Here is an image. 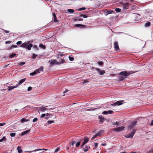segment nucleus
Returning <instances> with one entry per match:
<instances>
[{"mask_svg":"<svg viewBox=\"0 0 153 153\" xmlns=\"http://www.w3.org/2000/svg\"><path fill=\"white\" fill-rule=\"evenodd\" d=\"M25 64V62H21L19 63V64L21 65V66H22L23 65H24V64Z\"/></svg>","mask_w":153,"mask_h":153,"instance_id":"48","label":"nucleus"},{"mask_svg":"<svg viewBox=\"0 0 153 153\" xmlns=\"http://www.w3.org/2000/svg\"><path fill=\"white\" fill-rule=\"evenodd\" d=\"M122 101H118L117 102H115L111 105L112 106H115L117 105H122L123 103L122 102Z\"/></svg>","mask_w":153,"mask_h":153,"instance_id":"7","label":"nucleus"},{"mask_svg":"<svg viewBox=\"0 0 153 153\" xmlns=\"http://www.w3.org/2000/svg\"><path fill=\"white\" fill-rule=\"evenodd\" d=\"M63 55H64L62 53H61L59 54H58L57 57L58 58H61L63 56Z\"/></svg>","mask_w":153,"mask_h":153,"instance_id":"27","label":"nucleus"},{"mask_svg":"<svg viewBox=\"0 0 153 153\" xmlns=\"http://www.w3.org/2000/svg\"><path fill=\"white\" fill-rule=\"evenodd\" d=\"M135 72H132V71H121L119 73V75H121L119 77V81H122L127 77L131 74H132Z\"/></svg>","mask_w":153,"mask_h":153,"instance_id":"1","label":"nucleus"},{"mask_svg":"<svg viewBox=\"0 0 153 153\" xmlns=\"http://www.w3.org/2000/svg\"><path fill=\"white\" fill-rule=\"evenodd\" d=\"M60 148H57L56 150L54 152H57L59 150Z\"/></svg>","mask_w":153,"mask_h":153,"instance_id":"58","label":"nucleus"},{"mask_svg":"<svg viewBox=\"0 0 153 153\" xmlns=\"http://www.w3.org/2000/svg\"><path fill=\"white\" fill-rule=\"evenodd\" d=\"M89 139L87 137H85L84 138V142L85 143H87L88 142Z\"/></svg>","mask_w":153,"mask_h":153,"instance_id":"23","label":"nucleus"},{"mask_svg":"<svg viewBox=\"0 0 153 153\" xmlns=\"http://www.w3.org/2000/svg\"><path fill=\"white\" fill-rule=\"evenodd\" d=\"M48 107V106H46V107H39V110L42 111H45L47 110V109L46 108V107Z\"/></svg>","mask_w":153,"mask_h":153,"instance_id":"16","label":"nucleus"},{"mask_svg":"<svg viewBox=\"0 0 153 153\" xmlns=\"http://www.w3.org/2000/svg\"><path fill=\"white\" fill-rule=\"evenodd\" d=\"M61 62H59V64H63L65 62V61L62 59H61Z\"/></svg>","mask_w":153,"mask_h":153,"instance_id":"38","label":"nucleus"},{"mask_svg":"<svg viewBox=\"0 0 153 153\" xmlns=\"http://www.w3.org/2000/svg\"><path fill=\"white\" fill-rule=\"evenodd\" d=\"M16 55V54L15 53H13L12 54H10L9 56V57L10 58H12L14 57H15Z\"/></svg>","mask_w":153,"mask_h":153,"instance_id":"26","label":"nucleus"},{"mask_svg":"<svg viewBox=\"0 0 153 153\" xmlns=\"http://www.w3.org/2000/svg\"><path fill=\"white\" fill-rule=\"evenodd\" d=\"M150 125L153 126V120L152 121Z\"/></svg>","mask_w":153,"mask_h":153,"instance_id":"62","label":"nucleus"},{"mask_svg":"<svg viewBox=\"0 0 153 153\" xmlns=\"http://www.w3.org/2000/svg\"><path fill=\"white\" fill-rule=\"evenodd\" d=\"M30 131V129L27 130L22 132L21 133V135L23 136L25 134H28Z\"/></svg>","mask_w":153,"mask_h":153,"instance_id":"18","label":"nucleus"},{"mask_svg":"<svg viewBox=\"0 0 153 153\" xmlns=\"http://www.w3.org/2000/svg\"><path fill=\"white\" fill-rule=\"evenodd\" d=\"M53 18V21L54 22H58V20L57 19L56 14L55 13H52Z\"/></svg>","mask_w":153,"mask_h":153,"instance_id":"9","label":"nucleus"},{"mask_svg":"<svg viewBox=\"0 0 153 153\" xmlns=\"http://www.w3.org/2000/svg\"><path fill=\"white\" fill-rule=\"evenodd\" d=\"M97 136V135L96 134H95V135H94L92 137V139L94 140L95 138H96Z\"/></svg>","mask_w":153,"mask_h":153,"instance_id":"44","label":"nucleus"},{"mask_svg":"<svg viewBox=\"0 0 153 153\" xmlns=\"http://www.w3.org/2000/svg\"><path fill=\"white\" fill-rule=\"evenodd\" d=\"M85 9V7H83L82 8H79L78 10L79 11H82V10H84Z\"/></svg>","mask_w":153,"mask_h":153,"instance_id":"39","label":"nucleus"},{"mask_svg":"<svg viewBox=\"0 0 153 153\" xmlns=\"http://www.w3.org/2000/svg\"><path fill=\"white\" fill-rule=\"evenodd\" d=\"M21 122H24L25 121H27V120H26L24 118H23L21 120Z\"/></svg>","mask_w":153,"mask_h":153,"instance_id":"41","label":"nucleus"},{"mask_svg":"<svg viewBox=\"0 0 153 153\" xmlns=\"http://www.w3.org/2000/svg\"><path fill=\"white\" fill-rule=\"evenodd\" d=\"M32 89V88L31 87H29L27 89V91H30Z\"/></svg>","mask_w":153,"mask_h":153,"instance_id":"51","label":"nucleus"},{"mask_svg":"<svg viewBox=\"0 0 153 153\" xmlns=\"http://www.w3.org/2000/svg\"><path fill=\"white\" fill-rule=\"evenodd\" d=\"M43 67H41L39 68L36 70H35V72H36V74L37 73H39V72H39L40 71H43Z\"/></svg>","mask_w":153,"mask_h":153,"instance_id":"19","label":"nucleus"},{"mask_svg":"<svg viewBox=\"0 0 153 153\" xmlns=\"http://www.w3.org/2000/svg\"><path fill=\"white\" fill-rule=\"evenodd\" d=\"M17 47V45H12L10 48V49H12L13 48H16Z\"/></svg>","mask_w":153,"mask_h":153,"instance_id":"56","label":"nucleus"},{"mask_svg":"<svg viewBox=\"0 0 153 153\" xmlns=\"http://www.w3.org/2000/svg\"><path fill=\"white\" fill-rule=\"evenodd\" d=\"M6 137H3L1 139H0V142H2L3 141L5 140Z\"/></svg>","mask_w":153,"mask_h":153,"instance_id":"34","label":"nucleus"},{"mask_svg":"<svg viewBox=\"0 0 153 153\" xmlns=\"http://www.w3.org/2000/svg\"><path fill=\"white\" fill-rule=\"evenodd\" d=\"M45 115H46L45 114H42L41 116V117L42 118H43L45 116Z\"/></svg>","mask_w":153,"mask_h":153,"instance_id":"57","label":"nucleus"},{"mask_svg":"<svg viewBox=\"0 0 153 153\" xmlns=\"http://www.w3.org/2000/svg\"><path fill=\"white\" fill-rule=\"evenodd\" d=\"M96 70L97 72L99 73L100 75H103L105 73V72L104 70H101L98 68H96Z\"/></svg>","mask_w":153,"mask_h":153,"instance_id":"8","label":"nucleus"},{"mask_svg":"<svg viewBox=\"0 0 153 153\" xmlns=\"http://www.w3.org/2000/svg\"><path fill=\"white\" fill-rule=\"evenodd\" d=\"M69 59L70 61H73L74 59V58L73 57H71L70 56H69Z\"/></svg>","mask_w":153,"mask_h":153,"instance_id":"36","label":"nucleus"},{"mask_svg":"<svg viewBox=\"0 0 153 153\" xmlns=\"http://www.w3.org/2000/svg\"><path fill=\"white\" fill-rule=\"evenodd\" d=\"M26 79V78H24L23 79H21L20 81H19L18 85H21L22 83H23L24 82L25 80Z\"/></svg>","mask_w":153,"mask_h":153,"instance_id":"21","label":"nucleus"},{"mask_svg":"<svg viewBox=\"0 0 153 153\" xmlns=\"http://www.w3.org/2000/svg\"><path fill=\"white\" fill-rule=\"evenodd\" d=\"M85 147H83V148H82L83 149L85 152H87L88 151L89 149L90 148V147L88 145H85Z\"/></svg>","mask_w":153,"mask_h":153,"instance_id":"13","label":"nucleus"},{"mask_svg":"<svg viewBox=\"0 0 153 153\" xmlns=\"http://www.w3.org/2000/svg\"><path fill=\"white\" fill-rule=\"evenodd\" d=\"M67 11L70 13H73L74 12V10L72 9H69L67 10Z\"/></svg>","mask_w":153,"mask_h":153,"instance_id":"29","label":"nucleus"},{"mask_svg":"<svg viewBox=\"0 0 153 153\" xmlns=\"http://www.w3.org/2000/svg\"><path fill=\"white\" fill-rule=\"evenodd\" d=\"M76 142L74 141H72L71 142V145L72 146H73L74 144H75L76 143Z\"/></svg>","mask_w":153,"mask_h":153,"instance_id":"43","label":"nucleus"},{"mask_svg":"<svg viewBox=\"0 0 153 153\" xmlns=\"http://www.w3.org/2000/svg\"><path fill=\"white\" fill-rule=\"evenodd\" d=\"M83 17L84 18H86L88 17V16L86 14H81L80 15L79 17Z\"/></svg>","mask_w":153,"mask_h":153,"instance_id":"24","label":"nucleus"},{"mask_svg":"<svg viewBox=\"0 0 153 153\" xmlns=\"http://www.w3.org/2000/svg\"><path fill=\"white\" fill-rule=\"evenodd\" d=\"M115 10L117 12H120L121 11V9L119 8H116Z\"/></svg>","mask_w":153,"mask_h":153,"instance_id":"37","label":"nucleus"},{"mask_svg":"<svg viewBox=\"0 0 153 153\" xmlns=\"http://www.w3.org/2000/svg\"><path fill=\"white\" fill-rule=\"evenodd\" d=\"M86 143L83 141V143H82V145L81 146V147H82V148H83V147H84V145Z\"/></svg>","mask_w":153,"mask_h":153,"instance_id":"46","label":"nucleus"},{"mask_svg":"<svg viewBox=\"0 0 153 153\" xmlns=\"http://www.w3.org/2000/svg\"><path fill=\"white\" fill-rule=\"evenodd\" d=\"M51 63L52 65L55 64H59V62H58L55 59H51Z\"/></svg>","mask_w":153,"mask_h":153,"instance_id":"14","label":"nucleus"},{"mask_svg":"<svg viewBox=\"0 0 153 153\" xmlns=\"http://www.w3.org/2000/svg\"><path fill=\"white\" fill-rule=\"evenodd\" d=\"M48 150L47 149H35V150H33L32 151H27L26 152H28L29 153H31L32 152H36V151H38L42 150H43L46 151V150Z\"/></svg>","mask_w":153,"mask_h":153,"instance_id":"15","label":"nucleus"},{"mask_svg":"<svg viewBox=\"0 0 153 153\" xmlns=\"http://www.w3.org/2000/svg\"><path fill=\"white\" fill-rule=\"evenodd\" d=\"M125 128V127L124 126H122L121 127H118L117 128H114L113 130L116 131L120 132L124 129Z\"/></svg>","mask_w":153,"mask_h":153,"instance_id":"4","label":"nucleus"},{"mask_svg":"<svg viewBox=\"0 0 153 153\" xmlns=\"http://www.w3.org/2000/svg\"><path fill=\"white\" fill-rule=\"evenodd\" d=\"M76 20L78 21H82L83 20V19H80V18H78Z\"/></svg>","mask_w":153,"mask_h":153,"instance_id":"59","label":"nucleus"},{"mask_svg":"<svg viewBox=\"0 0 153 153\" xmlns=\"http://www.w3.org/2000/svg\"><path fill=\"white\" fill-rule=\"evenodd\" d=\"M33 48H35L36 50H38L39 49V48L37 47V45H34L33 46Z\"/></svg>","mask_w":153,"mask_h":153,"instance_id":"49","label":"nucleus"},{"mask_svg":"<svg viewBox=\"0 0 153 153\" xmlns=\"http://www.w3.org/2000/svg\"><path fill=\"white\" fill-rule=\"evenodd\" d=\"M137 123V121H134L133 122L128 126V128L131 129L135 126Z\"/></svg>","mask_w":153,"mask_h":153,"instance_id":"5","label":"nucleus"},{"mask_svg":"<svg viewBox=\"0 0 153 153\" xmlns=\"http://www.w3.org/2000/svg\"><path fill=\"white\" fill-rule=\"evenodd\" d=\"M74 26L77 27H79L81 28H84L87 26L86 25L79 24H75L74 25Z\"/></svg>","mask_w":153,"mask_h":153,"instance_id":"11","label":"nucleus"},{"mask_svg":"<svg viewBox=\"0 0 153 153\" xmlns=\"http://www.w3.org/2000/svg\"><path fill=\"white\" fill-rule=\"evenodd\" d=\"M114 11L113 10H106L105 11V15H107L109 14H111Z\"/></svg>","mask_w":153,"mask_h":153,"instance_id":"12","label":"nucleus"},{"mask_svg":"<svg viewBox=\"0 0 153 153\" xmlns=\"http://www.w3.org/2000/svg\"><path fill=\"white\" fill-rule=\"evenodd\" d=\"M87 82H88V80H85L84 81V82H83V83L84 84L85 83Z\"/></svg>","mask_w":153,"mask_h":153,"instance_id":"61","label":"nucleus"},{"mask_svg":"<svg viewBox=\"0 0 153 153\" xmlns=\"http://www.w3.org/2000/svg\"><path fill=\"white\" fill-rule=\"evenodd\" d=\"M12 42L11 41H7L5 42L6 44H10Z\"/></svg>","mask_w":153,"mask_h":153,"instance_id":"50","label":"nucleus"},{"mask_svg":"<svg viewBox=\"0 0 153 153\" xmlns=\"http://www.w3.org/2000/svg\"><path fill=\"white\" fill-rule=\"evenodd\" d=\"M80 142L79 141L76 144V147H78L80 144Z\"/></svg>","mask_w":153,"mask_h":153,"instance_id":"32","label":"nucleus"},{"mask_svg":"<svg viewBox=\"0 0 153 153\" xmlns=\"http://www.w3.org/2000/svg\"><path fill=\"white\" fill-rule=\"evenodd\" d=\"M30 41H28L26 42H25L22 43V45H20V47L25 48L28 50H31V48L33 46V45L32 44H30Z\"/></svg>","mask_w":153,"mask_h":153,"instance_id":"2","label":"nucleus"},{"mask_svg":"<svg viewBox=\"0 0 153 153\" xmlns=\"http://www.w3.org/2000/svg\"><path fill=\"white\" fill-rule=\"evenodd\" d=\"M36 72H35V71H34L33 72H32V73H30V76H33L34 75H35V74H36Z\"/></svg>","mask_w":153,"mask_h":153,"instance_id":"33","label":"nucleus"},{"mask_svg":"<svg viewBox=\"0 0 153 153\" xmlns=\"http://www.w3.org/2000/svg\"><path fill=\"white\" fill-rule=\"evenodd\" d=\"M151 23L149 22H146L145 24V27H148L150 26Z\"/></svg>","mask_w":153,"mask_h":153,"instance_id":"25","label":"nucleus"},{"mask_svg":"<svg viewBox=\"0 0 153 153\" xmlns=\"http://www.w3.org/2000/svg\"><path fill=\"white\" fill-rule=\"evenodd\" d=\"M39 47H40V48H42L43 49H45V48H46V47L44 45H43L42 44H40L39 45Z\"/></svg>","mask_w":153,"mask_h":153,"instance_id":"28","label":"nucleus"},{"mask_svg":"<svg viewBox=\"0 0 153 153\" xmlns=\"http://www.w3.org/2000/svg\"><path fill=\"white\" fill-rule=\"evenodd\" d=\"M18 86V85L17 84L16 85L14 86H8L7 90L8 91H10L14 88H17Z\"/></svg>","mask_w":153,"mask_h":153,"instance_id":"17","label":"nucleus"},{"mask_svg":"<svg viewBox=\"0 0 153 153\" xmlns=\"http://www.w3.org/2000/svg\"><path fill=\"white\" fill-rule=\"evenodd\" d=\"M114 111L112 110H109L108 111V114H112L113 113Z\"/></svg>","mask_w":153,"mask_h":153,"instance_id":"42","label":"nucleus"},{"mask_svg":"<svg viewBox=\"0 0 153 153\" xmlns=\"http://www.w3.org/2000/svg\"><path fill=\"white\" fill-rule=\"evenodd\" d=\"M102 114H108V111H104Z\"/></svg>","mask_w":153,"mask_h":153,"instance_id":"53","label":"nucleus"},{"mask_svg":"<svg viewBox=\"0 0 153 153\" xmlns=\"http://www.w3.org/2000/svg\"><path fill=\"white\" fill-rule=\"evenodd\" d=\"M102 133L101 131H99L96 134L97 135V136H100L101 133Z\"/></svg>","mask_w":153,"mask_h":153,"instance_id":"52","label":"nucleus"},{"mask_svg":"<svg viewBox=\"0 0 153 153\" xmlns=\"http://www.w3.org/2000/svg\"><path fill=\"white\" fill-rule=\"evenodd\" d=\"M38 56V55L35 54H33L32 56V58L33 59H35L36 58V57Z\"/></svg>","mask_w":153,"mask_h":153,"instance_id":"35","label":"nucleus"},{"mask_svg":"<svg viewBox=\"0 0 153 153\" xmlns=\"http://www.w3.org/2000/svg\"><path fill=\"white\" fill-rule=\"evenodd\" d=\"M114 46L115 49L116 51L119 50V48L118 45V42L117 41H115L114 43Z\"/></svg>","mask_w":153,"mask_h":153,"instance_id":"6","label":"nucleus"},{"mask_svg":"<svg viewBox=\"0 0 153 153\" xmlns=\"http://www.w3.org/2000/svg\"><path fill=\"white\" fill-rule=\"evenodd\" d=\"M21 147L20 146L17 147V149L18 150V153H22V150L20 149Z\"/></svg>","mask_w":153,"mask_h":153,"instance_id":"22","label":"nucleus"},{"mask_svg":"<svg viewBox=\"0 0 153 153\" xmlns=\"http://www.w3.org/2000/svg\"><path fill=\"white\" fill-rule=\"evenodd\" d=\"M2 30H3L4 32L6 33H8L9 32V31L8 30H6L4 29H2Z\"/></svg>","mask_w":153,"mask_h":153,"instance_id":"54","label":"nucleus"},{"mask_svg":"<svg viewBox=\"0 0 153 153\" xmlns=\"http://www.w3.org/2000/svg\"><path fill=\"white\" fill-rule=\"evenodd\" d=\"M106 144L105 143H102L101 144L102 146H105L106 145Z\"/></svg>","mask_w":153,"mask_h":153,"instance_id":"64","label":"nucleus"},{"mask_svg":"<svg viewBox=\"0 0 153 153\" xmlns=\"http://www.w3.org/2000/svg\"><path fill=\"white\" fill-rule=\"evenodd\" d=\"M130 5V4L128 2L123 4V9H128Z\"/></svg>","mask_w":153,"mask_h":153,"instance_id":"10","label":"nucleus"},{"mask_svg":"<svg viewBox=\"0 0 153 153\" xmlns=\"http://www.w3.org/2000/svg\"><path fill=\"white\" fill-rule=\"evenodd\" d=\"M99 118L100 119V122L102 123L105 120L104 117H102V116H99Z\"/></svg>","mask_w":153,"mask_h":153,"instance_id":"20","label":"nucleus"},{"mask_svg":"<svg viewBox=\"0 0 153 153\" xmlns=\"http://www.w3.org/2000/svg\"><path fill=\"white\" fill-rule=\"evenodd\" d=\"M136 131V129H134L133 131L130 134H128L126 135L125 136V137L128 138H132L134 134H135Z\"/></svg>","mask_w":153,"mask_h":153,"instance_id":"3","label":"nucleus"},{"mask_svg":"<svg viewBox=\"0 0 153 153\" xmlns=\"http://www.w3.org/2000/svg\"><path fill=\"white\" fill-rule=\"evenodd\" d=\"M16 44L17 45H19L22 44V42L21 41H19L17 42Z\"/></svg>","mask_w":153,"mask_h":153,"instance_id":"47","label":"nucleus"},{"mask_svg":"<svg viewBox=\"0 0 153 153\" xmlns=\"http://www.w3.org/2000/svg\"><path fill=\"white\" fill-rule=\"evenodd\" d=\"M98 145V143H95V147H97Z\"/></svg>","mask_w":153,"mask_h":153,"instance_id":"60","label":"nucleus"},{"mask_svg":"<svg viewBox=\"0 0 153 153\" xmlns=\"http://www.w3.org/2000/svg\"><path fill=\"white\" fill-rule=\"evenodd\" d=\"M98 64H99L100 65H102L103 64V63L102 62L100 61L98 62Z\"/></svg>","mask_w":153,"mask_h":153,"instance_id":"40","label":"nucleus"},{"mask_svg":"<svg viewBox=\"0 0 153 153\" xmlns=\"http://www.w3.org/2000/svg\"><path fill=\"white\" fill-rule=\"evenodd\" d=\"M6 123H0V126H2L4 125H5L6 124Z\"/></svg>","mask_w":153,"mask_h":153,"instance_id":"55","label":"nucleus"},{"mask_svg":"<svg viewBox=\"0 0 153 153\" xmlns=\"http://www.w3.org/2000/svg\"><path fill=\"white\" fill-rule=\"evenodd\" d=\"M16 134L15 133H11L10 134V135L12 137H14L15 136Z\"/></svg>","mask_w":153,"mask_h":153,"instance_id":"31","label":"nucleus"},{"mask_svg":"<svg viewBox=\"0 0 153 153\" xmlns=\"http://www.w3.org/2000/svg\"><path fill=\"white\" fill-rule=\"evenodd\" d=\"M69 149V147H68V146L66 148V150H67V151H68V150Z\"/></svg>","mask_w":153,"mask_h":153,"instance_id":"63","label":"nucleus"},{"mask_svg":"<svg viewBox=\"0 0 153 153\" xmlns=\"http://www.w3.org/2000/svg\"><path fill=\"white\" fill-rule=\"evenodd\" d=\"M38 120V119L36 118H35L33 120V123H34L35 122H36V121H37Z\"/></svg>","mask_w":153,"mask_h":153,"instance_id":"45","label":"nucleus"},{"mask_svg":"<svg viewBox=\"0 0 153 153\" xmlns=\"http://www.w3.org/2000/svg\"><path fill=\"white\" fill-rule=\"evenodd\" d=\"M54 122V121L53 120H49L47 122V123L48 125H49L51 123H53Z\"/></svg>","mask_w":153,"mask_h":153,"instance_id":"30","label":"nucleus"}]
</instances>
